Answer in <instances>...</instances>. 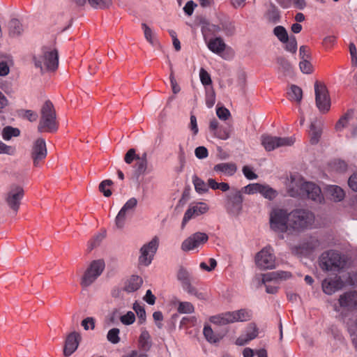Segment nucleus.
Masks as SVG:
<instances>
[{
    "label": "nucleus",
    "instance_id": "obj_9",
    "mask_svg": "<svg viewBox=\"0 0 357 357\" xmlns=\"http://www.w3.org/2000/svg\"><path fill=\"white\" fill-rule=\"evenodd\" d=\"M261 144L267 151H273L277 148L289 146L294 144V137H280L264 135L261 137Z\"/></svg>",
    "mask_w": 357,
    "mask_h": 357
},
{
    "label": "nucleus",
    "instance_id": "obj_22",
    "mask_svg": "<svg viewBox=\"0 0 357 357\" xmlns=\"http://www.w3.org/2000/svg\"><path fill=\"white\" fill-rule=\"evenodd\" d=\"M357 123V119L354 117V111L349 110L343 116L337 121L335 126L337 130L340 131L348 126H355Z\"/></svg>",
    "mask_w": 357,
    "mask_h": 357
},
{
    "label": "nucleus",
    "instance_id": "obj_4",
    "mask_svg": "<svg viewBox=\"0 0 357 357\" xmlns=\"http://www.w3.org/2000/svg\"><path fill=\"white\" fill-rule=\"evenodd\" d=\"M35 65L41 71H54L59 66L58 52L50 47H43L42 54L34 58Z\"/></svg>",
    "mask_w": 357,
    "mask_h": 357
},
{
    "label": "nucleus",
    "instance_id": "obj_46",
    "mask_svg": "<svg viewBox=\"0 0 357 357\" xmlns=\"http://www.w3.org/2000/svg\"><path fill=\"white\" fill-rule=\"evenodd\" d=\"M137 201L135 198H130L129 200L126 202V203L123 205V206L121 208L120 211H123V213L127 215V213H128L130 211L134 210V208L137 206Z\"/></svg>",
    "mask_w": 357,
    "mask_h": 357
},
{
    "label": "nucleus",
    "instance_id": "obj_45",
    "mask_svg": "<svg viewBox=\"0 0 357 357\" xmlns=\"http://www.w3.org/2000/svg\"><path fill=\"white\" fill-rule=\"evenodd\" d=\"M119 329L114 328L108 331L107 337L109 342L112 344H117L120 341Z\"/></svg>",
    "mask_w": 357,
    "mask_h": 357
},
{
    "label": "nucleus",
    "instance_id": "obj_24",
    "mask_svg": "<svg viewBox=\"0 0 357 357\" xmlns=\"http://www.w3.org/2000/svg\"><path fill=\"white\" fill-rule=\"evenodd\" d=\"M213 170L226 176H233L237 171V166L234 162H221L214 166Z\"/></svg>",
    "mask_w": 357,
    "mask_h": 357
},
{
    "label": "nucleus",
    "instance_id": "obj_34",
    "mask_svg": "<svg viewBox=\"0 0 357 357\" xmlns=\"http://www.w3.org/2000/svg\"><path fill=\"white\" fill-rule=\"evenodd\" d=\"M9 33L12 36H17L22 31V26L19 20L13 19L10 21L9 24Z\"/></svg>",
    "mask_w": 357,
    "mask_h": 357
},
{
    "label": "nucleus",
    "instance_id": "obj_53",
    "mask_svg": "<svg viewBox=\"0 0 357 357\" xmlns=\"http://www.w3.org/2000/svg\"><path fill=\"white\" fill-rule=\"evenodd\" d=\"M120 321L124 325H130L135 321V314L132 312L129 311L126 314L120 317Z\"/></svg>",
    "mask_w": 357,
    "mask_h": 357
},
{
    "label": "nucleus",
    "instance_id": "obj_44",
    "mask_svg": "<svg viewBox=\"0 0 357 357\" xmlns=\"http://www.w3.org/2000/svg\"><path fill=\"white\" fill-rule=\"evenodd\" d=\"M195 310L194 306L190 302H181L178 307V311L183 314H190Z\"/></svg>",
    "mask_w": 357,
    "mask_h": 357
},
{
    "label": "nucleus",
    "instance_id": "obj_62",
    "mask_svg": "<svg viewBox=\"0 0 357 357\" xmlns=\"http://www.w3.org/2000/svg\"><path fill=\"white\" fill-rule=\"evenodd\" d=\"M349 52L351 56V63L353 66H357V48L354 43L349 44Z\"/></svg>",
    "mask_w": 357,
    "mask_h": 357
},
{
    "label": "nucleus",
    "instance_id": "obj_37",
    "mask_svg": "<svg viewBox=\"0 0 357 357\" xmlns=\"http://www.w3.org/2000/svg\"><path fill=\"white\" fill-rule=\"evenodd\" d=\"M277 63L279 65V70L284 75H289L291 73V65L286 59L283 57L278 58Z\"/></svg>",
    "mask_w": 357,
    "mask_h": 357
},
{
    "label": "nucleus",
    "instance_id": "obj_5",
    "mask_svg": "<svg viewBox=\"0 0 357 357\" xmlns=\"http://www.w3.org/2000/svg\"><path fill=\"white\" fill-rule=\"evenodd\" d=\"M319 266L326 271H339L345 266V261L337 251L324 252L319 257Z\"/></svg>",
    "mask_w": 357,
    "mask_h": 357
},
{
    "label": "nucleus",
    "instance_id": "obj_17",
    "mask_svg": "<svg viewBox=\"0 0 357 357\" xmlns=\"http://www.w3.org/2000/svg\"><path fill=\"white\" fill-rule=\"evenodd\" d=\"M47 148L43 139H38L33 144L31 152V158L33 160V165L36 167L40 165L43 160L46 158Z\"/></svg>",
    "mask_w": 357,
    "mask_h": 357
},
{
    "label": "nucleus",
    "instance_id": "obj_26",
    "mask_svg": "<svg viewBox=\"0 0 357 357\" xmlns=\"http://www.w3.org/2000/svg\"><path fill=\"white\" fill-rule=\"evenodd\" d=\"M142 278L137 275H132L126 282L124 290L128 292L137 291L142 284Z\"/></svg>",
    "mask_w": 357,
    "mask_h": 357
},
{
    "label": "nucleus",
    "instance_id": "obj_14",
    "mask_svg": "<svg viewBox=\"0 0 357 357\" xmlns=\"http://www.w3.org/2000/svg\"><path fill=\"white\" fill-rule=\"evenodd\" d=\"M208 236L204 232H196L185 239L181 243V250L187 252L199 248L206 243Z\"/></svg>",
    "mask_w": 357,
    "mask_h": 357
},
{
    "label": "nucleus",
    "instance_id": "obj_25",
    "mask_svg": "<svg viewBox=\"0 0 357 357\" xmlns=\"http://www.w3.org/2000/svg\"><path fill=\"white\" fill-rule=\"evenodd\" d=\"M78 5L82 6L86 3V0H74ZM91 7L96 9H105L109 8L112 3V0H88Z\"/></svg>",
    "mask_w": 357,
    "mask_h": 357
},
{
    "label": "nucleus",
    "instance_id": "obj_38",
    "mask_svg": "<svg viewBox=\"0 0 357 357\" xmlns=\"http://www.w3.org/2000/svg\"><path fill=\"white\" fill-rule=\"evenodd\" d=\"M183 289L187 291L189 294L194 295L199 300H205L206 294L202 292H199L195 287L191 284V282L184 284Z\"/></svg>",
    "mask_w": 357,
    "mask_h": 357
},
{
    "label": "nucleus",
    "instance_id": "obj_23",
    "mask_svg": "<svg viewBox=\"0 0 357 357\" xmlns=\"http://www.w3.org/2000/svg\"><path fill=\"white\" fill-rule=\"evenodd\" d=\"M208 48L213 53L222 56L227 45L222 38L216 37L209 40L207 44Z\"/></svg>",
    "mask_w": 357,
    "mask_h": 357
},
{
    "label": "nucleus",
    "instance_id": "obj_43",
    "mask_svg": "<svg viewBox=\"0 0 357 357\" xmlns=\"http://www.w3.org/2000/svg\"><path fill=\"white\" fill-rule=\"evenodd\" d=\"M178 280L181 282L182 286L191 282L190 273L184 268H180L177 274Z\"/></svg>",
    "mask_w": 357,
    "mask_h": 357
},
{
    "label": "nucleus",
    "instance_id": "obj_32",
    "mask_svg": "<svg viewBox=\"0 0 357 357\" xmlns=\"http://www.w3.org/2000/svg\"><path fill=\"white\" fill-rule=\"evenodd\" d=\"M148 167L147 153L144 152L142 156L137 157L135 164L136 171L139 174H143L146 172Z\"/></svg>",
    "mask_w": 357,
    "mask_h": 357
},
{
    "label": "nucleus",
    "instance_id": "obj_50",
    "mask_svg": "<svg viewBox=\"0 0 357 357\" xmlns=\"http://www.w3.org/2000/svg\"><path fill=\"white\" fill-rule=\"evenodd\" d=\"M301 70L305 74H310L312 73L313 68L310 61V59L301 60L299 63Z\"/></svg>",
    "mask_w": 357,
    "mask_h": 357
},
{
    "label": "nucleus",
    "instance_id": "obj_16",
    "mask_svg": "<svg viewBox=\"0 0 357 357\" xmlns=\"http://www.w3.org/2000/svg\"><path fill=\"white\" fill-rule=\"evenodd\" d=\"M340 306L348 312L357 311V290H351L341 294L338 299Z\"/></svg>",
    "mask_w": 357,
    "mask_h": 357
},
{
    "label": "nucleus",
    "instance_id": "obj_55",
    "mask_svg": "<svg viewBox=\"0 0 357 357\" xmlns=\"http://www.w3.org/2000/svg\"><path fill=\"white\" fill-rule=\"evenodd\" d=\"M199 77L201 82L204 86H208L211 84L212 81L210 75L208 73L204 68H201L199 71Z\"/></svg>",
    "mask_w": 357,
    "mask_h": 357
},
{
    "label": "nucleus",
    "instance_id": "obj_20",
    "mask_svg": "<svg viewBox=\"0 0 357 357\" xmlns=\"http://www.w3.org/2000/svg\"><path fill=\"white\" fill-rule=\"evenodd\" d=\"M80 336L78 333L73 332L70 333L66 340L63 349V354L70 356L78 347Z\"/></svg>",
    "mask_w": 357,
    "mask_h": 357
},
{
    "label": "nucleus",
    "instance_id": "obj_35",
    "mask_svg": "<svg viewBox=\"0 0 357 357\" xmlns=\"http://www.w3.org/2000/svg\"><path fill=\"white\" fill-rule=\"evenodd\" d=\"M264 198L272 200L278 195L277 191L268 185L261 184L260 191L259 192Z\"/></svg>",
    "mask_w": 357,
    "mask_h": 357
},
{
    "label": "nucleus",
    "instance_id": "obj_52",
    "mask_svg": "<svg viewBox=\"0 0 357 357\" xmlns=\"http://www.w3.org/2000/svg\"><path fill=\"white\" fill-rule=\"evenodd\" d=\"M13 65L12 60L0 61V76H6L10 72V66Z\"/></svg>",
    "mask_w": 357,
    "mask_h": 357
},
{
    "label": "nucleus",
    "instance_id": "obj_59",
    "mask_svg": "<svg viewBox=\"0 0 357 357\" xmlns=\"http://www.w3.org/2000/svg\"><path fill=\"white\" fill-rule=\"evenodd\" d=\"M215 102V94L213 90L208 91L206 94V105L211 108Z\"/></svg>",
    "mask_w": 357,
    "mask_h": 357
},
{
    "label": "nucleus",
    "instance_id": "obj_30",
    "mask_svg": "<svg viewBox=\"0 0 357 357\" xmlns=\"http://www.w3.org/2000/svg\"><path fill=\"white\" fill-rule=\"evenodd\" d=\"M322 128L320 124L317 125V122L311 123L310 136V143L312 144H317L321 135Z\"/></svg>",
    "mask_w": 357,
    "mask_h": 357
},
{
    "label": "nucleus",
    "instance_id": "obj_7",
    "mask_svg": "<svg viewBox=\"0 0 357 357\" xmlns=\"http://www.w3.org/2000/svg\"><path fill=\"white\" fill-rule=\"evenodd\" d=\"M289 213L282 208H274L270 213V227L276 232L289 231Z\"/></svg>",
    "mask_w": 357,
    "mask_h": 357
},
{
    "label": "nucleus",
    "instance_id": "obj_2",
    "mask_svg": "<svg viewBox=\"0 0 357 357\" xmlns=\"http://www.w3.org/2000/svg\"><path fill=\"white\" fill-rule=\"evenodd\" d=\"M57 129L58 122L54 105L50 100H47L40 109L38 130L40 132H54Z\"/></svg>",
    "mask_w": 357,
    "mask_h": 357
},
{
    "label": "nucleus",
    "instance_id": "obj_21",
    "mask_svg": "<svg viewBox=\"0 0 357 357\" xmlns=\"http://www.w3.org/2000/svg\"><path fill=\"white\" fill-rule=\"evenodd\" d=\"M291 277V274L290 272L278 271L262 275L261 282L263 284L271 282H277V281L279 280H287Z\"/></svg>",
    "mask_w": 357,
    "mask_h": 357
},
{
    "label": "nucleus",
    "instance_id": "obj_49",
    "mask_svg": "<svg viewBox=\"0 0 357 357\" xmlns=\"http://www.w3.org/2000/svg\"><path fill=\"white\" fill-rule=\"evenodd\" d=\"M142 28L144 31V37L151 44L154 43V34L152 29L145 23L142 24Z\"/></svg>",
    "mask_w": 357,
    "mask_h": 357
},
{
    "label": "nucleus",
    "instance_id": "obj_3",
    "mask_svg": "<svg viewBox=\"0 0 357 357\" xmlns=\"http://www.w3.org/2000/svg\"><path fill=\"white\" fill-rule=\"evenodd\" d=\"M314 222V214L307 210L296 209L289 213V231L300 232L310 227Z\"/></svg>",
    "mask_w": 357,
    "mask_h": 357
},
{
    "label": "nucleus",
    "instance_id": "obj_39",
    "mask_svg": "<svg viewBox=\"0 0 357 357\" xmlns=\"http://www.w3.org/2000/svg\"><path fill=\"white\" fill-rule=\"evenodd\" d=\"M20 134L19 129L10 126H6L2 130V137L5 140H9L12 137H17Z\"/></svg>",
    "mask_w": 357,
    "mask_h": 357
},
{
    "label": "nucleus",
    "instance_id": "obj_29",
    "mask_svg": "<svg viewBox=\"0 0 357 357\" xmlns=\"http://www.w3.org/2000/svg\"><path fill=\"white\" fill-rule=\"evenodd\" d=\"M151 347V336L149 332L144 329L142 331L139 337V347L144 351H147Z\"/></svg>",
    "mask_w": 357,
    "mask_h": 357
},
{
    "label": "nucleus",
    "instance_id": "obj_51",
    "mask_svg": "<svg viewBox=\"0 0 357 357\" xmlns=\"http://www.w3.org/2000/svg\"><path fill=\"white\" fill-rule=\"evenodd\" d=\"M261 184L260 183H251L243 188V192L245 194L252 195L257 193L260 191Z\"/></svg>",
    "mask_w": 357,
    "mask_h": 357
},
{
    "label": "nucleus",
    "instance_id": "obj_6",
    "mask_svg": "<svg viewBox=\"0 0 357 357\" xmlns=\"http://www.w3.org/2000/svg\"><path fill=\"white\" fill-rule=\"evenodd\" d=\"M250 312L241 309L213 316L210 318V321L217 325H226L236 321H246L250 320Z\"/></svg>",
    "mask_w": 357,
    "mask_h": 357
},
{
    "label": "nucleus",
    "instance_id": "obj_27",
    "mask_svg": "<svg viewBox=\"0 0 357 357\" xmlns=\"http://www.w3.org/2000/svg\"><path fill=\"white\" fill-rule=\"evenodd\" d=\"M287 98L289 100L300 103L303 98V91L299 86L291 84L287 91Z\"/></svg>",
    "mask_w": 357,
    "mask_h": 357
},
{
    "label": "nucleus",
    "instance_id": "obj_10",
    "mask_svg": "<svg viewBox=\"0 0 357 357\" xmlns=\"http://www.w3.org/2000/svg\"><path fill=\"white\" fill-rule=\"evenodd\" d=\"M315 101L319 110L323 113L329 111L331 100L326 86L324 83L317 81L314 83Z\"/></svg>",
    "mask_w": 357,
    "mask_h": 357
},
{
    "label": "nucleus",
    "instance_id": "obj_41",
    "mask_svg": "<svg viewBox=\"0 0 357 357\" xmlns=\"http://www.w3.org/2000/svg\"><path fill=\"white\" fill-rule=\"evenodd\" d=\"M203 333L205 338L211 343H216L220 340L219 336L213 333L209 326H204Z\"/></svg>",
    "mask_w": 357,
    "mask_h": 357
},
{
    "label": "nucleus",
    "instance_id": "obj_28",
    "mask_svg": "<svg viewBox=\"0 0 357 357\" xmlns=\"http://www.w3.org/2000/svg\"><path fill=\"white\" fill-rule=\"evenodd\" d=\"M327 193L331 199L335 202L342 201L345 196L344 190L337 185H331L327 188Z\"/></svg>",
    "mask_w": 357,
    "mask_h": 357
},
{
    "label": "nucleus",
    "instance_id": "obj_13",
    "mask_svg": "<svg viewBox=\"0 0 357 357\" xmlns=\"http://www.w3.org/2000/svg\"><path fill=\"white\" fill-rule=\"evenodd\" d=\"M159 245V239L157 236L153 237L151 241L144 244L140 249L139 263L141 265L149 266L155 254Z\"/></svg>",
    "mask_w": 357,
    "mask_h": 357
},
{
    "label": "nucleus",
    "instance_id": "obj_11",
    "mask_svg": "<svg viewBox=\"0 0 357 357\" xmlns=\"http://www.w3.org/2000/svg\"><path fill=\"white\" fill-rule=\"evenodd\" d=\"M24 189L18 185H12L5 193L4 199L8 207L15 213L19 210L21 200L24 197Z\"/></svg>",
    "mask_w": 357,
    "mask_h": 357
},
{
    "label": "nucleus",
    "instance_id": "obj_33",
    "mask_svg": "<svg viewBox=\"0 0 357 357\" xmlns=\"http://www.w3.org/2000/svg\"><path fill=\"white\" fill-rule=\"evenodd\" d=\"M232 131L231 126H220L213 133V135L222 140L227 139L230 137V134Z\"/></svg>",
    "mask_w": 357,
    "mask_h": 357
},
{
    "label": "nucleus",
    "instance_id": "obj_19",
    "mask_svg": "<svg viewBox=\"0 0 357 357\" xmlns=\"http://www.w3.org/2000/svg\"><path fill=\"white\" fill-rule=\"evenodd\" d=\"M323 291L328 295H332L335 291L341 289L344 282L340 277L335 276L334 278L324 279L321 284Z\"/></svg>",
    "mask_w": 357,
    "mask_h": 357
},
{
    "label": "nucleus",
    "instance_id": "obj_64",
    "mask_svg": "<svg viewBox=\"0 0 357 357\" xmlns=\"http://www.w3.org/2000/svg\"><path fill=\"white\" fill-rule=\"evenodd\" d=\"M348 184L354 191L357 192V172L349 177Z\"/></svg>",
    "mask_w": 357,
    "mask_h": 357
},
{
    "label": "nucleus",
    "instance_id": "obj_36",
    "mask_svg": "<svg viewBox=\"0 0 357 357\" xmlns=\"http://www.w3.org/2000/svg\"><path fill=\"white\" fill-rule=\"evenodd\" d=\"M192 183L194 184L195 190L202 194L208 191L207 184L200 178L197 176L192 177Z\"/></svg>",
    "mask_w": 357,
    "mask_h": 357
},
{
    "label": "nucleus",
    "instance_id": "obj_15",
    "mask_svg": "<svg viewBox=\"0 0 357 357\" xmlns=\"http://www.w3.org/2000/svg\"><path fill=\"white\" fill-rule=\"evenodd\" d=\"M208 210V206L204 202L191 204L184 213L181 227L183 228L190 220L205 214Z\"/></svg>",
    "mask_w": 357,
    "mask_h": 357
},
{
    "label": "nucleus",
    "instance_id": "obj_54",
    "mask_svg": "<svg viewBox=\"0 0 357 357\" xmlns=\"http://www.w3.org/2000/svg\"><path fill=\"white\" fill-rule=\"evenodd\" d=\"M16 152L15 148L8 146L0 140V154L13 155Z\"/></svg>",
    "mask_w": 357,
    "mask_h": 357
},
{
    "label": "nucleus",
    "instance_id": "obj_57",
    "mask_svg": "<svg viewBox=\"0 0 357 357\" xmlns=\"http://www.w3.org/2000/svg\"><path fill=\"white\" fill-rule=\"evenodd\" d=\"M137 157L139 155L136 154L135 149H129L125 155L124 160L127 164H131L135 160H137Z\"/></svg>",
    "mask_w": 357,
    "mask_h": 357
},
{
    "label": "nucleus",
    "instance_id": "obj_31",
    "mask_svg": "<svg viewBox=\"0 0 357 357\" xmlns=\"http://www.w3.org/2000/svg\"><path fill=\"white\" fill-rule=\"evenodd\" d=\"M243 199L242 192L238 190H234L227 195V200L229 204L234 206H236L238 208H240L241 206Z\"/></svg>",
    "mask_w": 357,
    "mask_h": 357
},
{
    "label": "nucleus",
    "instance_id": "obj_12",
    "mask_svg": "<svg viewBox=\"0 0 357 357\" xmlns=\"http://www.w3.org/2000/svg\"><path fill=\"white\" fill-rule=\"evenodd\" d=\"M255 264L260 269H273L275 267V257L270 246L264 248L257 253Z\"/></svg>",
    "mask_w": 357,
    "mask_h": 357
},
{
    "label": "nucleus",
    "instance_id": "obj_40",
    "mask_svg": "<svg viewBox=\"0 0 357 357\" xmlns=\"http://www.w3.org/2000/svg\"><path fill=\"white\" fill-rule=\"evenodd\" d=\"M265 17L269 22L275 24L280 20V13L278 10L275 6H272L266 12Z\"/></svg>",
    "mask_w": 357,
    "mask_h": 357
},
{
    "label": "nucleus",
    "instance_id": "obj_61",
    "mask_svg": "<svg viewBox=\"0 0 357 357\" xmlns=\"http://www.w3.org/2000/svg\"><path fill=\"white\" fill-rule=\"evenodd\" d=\"M216 114L220 119L227 120L230 116V112L225 107H218Z\"/></svg>",
    "mask_w": 357,
    "mask_h": 357
},
{
    "label": "nucleus",
    "instance_id": "obj_47",
    "mask_svg": "<svg viewBox=\"0 0 357 357\" xmlns=\"http://www.w3.org/2000/svg\"><path fill=\"white\" fill-rule=\"evenodd\" d=\"M112 184L111 180H105L102 181L99 185V190L103 193L104 196L108 197L112 195L111 190L109 187Z\"/></svg>",
    "mask_w": 357,
    "mask_h": 357
},
{
    "label": "nucleus",
    "instance_id": "obj_63",
    "mask_svg": "<svg viewBox=\"0 0 357 357\" xmlns=\"http://www.w3.org/2000/svg\"><path fill=\"white\" fill-rule=\"evenodd\" d=\"M195 154L196 157L198 158L199 159H204L208 156V153L206 147L199 146L195 149Z\"/></svg>",
    "mask_w": 357,
    "mask_h": 357
},
{
    "label": "nucleus",
    "instance_id": "obj_56",
    "mask_svg": "<svg viewBox=\"0 0 357 357\" xmlns=\"http://www.w3.org/2000/svg\"><path fill=\"white\" fill-rule=\"evenodd\" d=\"M284 43H286L285 49L286 50L294 53L297 50V42L296 38L291 37L288 38L287 40H286Z\"/></svg>",
    "mask_w": 357,
    "mask_h": 357
},
{
    "label": "nucleus",
    "instance_id": "obj_18",
    "mask_svg": "<svg viewBox=\"0 0 357 357\" xmlns=\"http://www.w3.org/2000/svg\"><path fill=\"white\" fill-rule=\"evenodd\" d=\"M319 245V241L310 237L302 244L294 246L291 248V253L295 255H306Z\"/></svg>",
    "mask_w": 357,
    "mask_h": 357
},
{
    "label": "nucleus",
    "instance_id": "obj_8",
    "mask_svg": "<svg viewBox=\"0 0 357 357\" xmlns=\"http://www.w3.org/2000/svg\"><path fill=\"white\" fill-rule=\"evenodd\" d=\"M105 261L102 259L93 261L86 268L81 278V286L87 287L93 283L102 274L105 269Z\"/></svg>",
    "mask_w": 357,
    "mask_h": 357
},
{
    "label": "nucleus",
    "instance_id": "obj_1",
    "mask_svg": "<svg viewBox=\"0 0 357 357\" xmlns=\"http://www.w3.org/2000/svg\"><path fill=\"white\" fill-rule=\"evenodd\" d=\"M287 191L291 197H305L316 203H321L324 200L320 187L313 182L305 181L300 176H291Z\"/></svg>",
    "mask_w": 357,
    "mask_h": 357
},
{
    "label": "nucleus",
    "instance_id": "obj_42",
    "mask_svg": "<svg viewBox=\"0 0 357 357\" xmlns=\"http://www.w3.org/2000/svg\"><path fill=\"white\" fill-rule=\"evenodd\" d=\"M273 33L275 36L282 43L288 39V34L286 29L282 26H278L274 28Z\"/></svg>",
    "mask_w": 357,
    "mask_h": 357
},
{
    "label": "nucleus",
    "instance_id": "obj_60",
    "mask_svg": "<svg viewBox=\"0 0 357 357\" xmlns=\"http://www.w3.org/2000/svg\"><path fill=\"white\" fill-rule=\"evenodd\" d=\"M126 218V215L120 211L115 218L116 227L119 229H122L124 227Z\"/></svg>",
    "mask_w": 357,
    "mask_h": 357
},
{
    "label": "nucleus",
    "instance_id": "obj_58",
    "mask_svg": "<svg viewBox=\"0 0 357 357\" xmlns=\"http://www.w3.org/2000/svg\"><path fill=\"white\" fill-rule=\"evenodd\" d=\"M208 263H209V265H208L205 262H202L199 264V267L201 268V269L206 271H208V272H210V271H213V269H215V268L217 266L216 260L215 259H213V258H211L208 260Z\"/></svg>",
    "mask_w": 357,
    "mask_h": 357
},
{
    "label": "nucleus",
    "instance_id": "obj_48",
    "mask_svg": "<svg viewBox=\"0 0 357 357\" xmlns=\"http://www.w3.org/2000/svg\"><path fill=\"white\" fill-rule=\"evenodd\" d=\"M133 309L139 317L140 324L144 323L146 320V312L144 307L135 303L133 305Z\"/></svg>",
    "mask_w": 357,
    "mask_h": 357
}]
</instances>
